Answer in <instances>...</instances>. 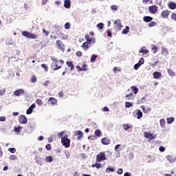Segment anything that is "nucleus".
Wrapping results in <instances>:
<instances>
[{"mask_svg":"<svg viewBox=\"0 0 176 176\" xmlns=\"http://www.w3.org/2000/svg\"><path fill=\"white\" fill-rule=\"evenodd\" d=\"M53 61H55V63H56V64H55L56 68L53 69L54 71H57V70L61 69V66H58V65H57V59H55V60L54 59Z\"/></svg>","mask_w":176,"mask_h":176,"instance_id":"30","label":"nucleus"},{"mask_svg":"<svg viewBox=\"0 0 176 176\" xmlns=\"http://www.w3.org/2000/svg\"><path fill=\"white\" fill-rule=\"evenodd\" d=\"M140 67H141V64L136 63L134 65L133 68H134V69H135V71H137V69H138Z\"/></svg>","mask_w":176,"mask_h":176,"instance_id":"49","label":"nucleus"},{"mask_svg":"<svg viewBox=\"0 0 176 176\" xmlns=\"http://www.w3.org/2000/svg\"><path fill=\"white\" fill-rule=\"evenodd\" d=\"M104 160H107V155H105V153L100 152L96 155V163L100 162H104Z\"/></svg>","mask_w":176,"mask_h":176,"instance_id":"5","label":"nucleus"},{"mask_svg":"<svg viewBox=\"0 0 176 176\" xmlns=\"http://www.w3.org/2000/svg\"><path fill=\"white\" fill-rule=\"evenodd\" d=\"M41 67L43 68L45 72H47L49 71V67H47V64H45V63L42 64Z\"/></svg>","mask_w":176,"mask_h":176,"instance_id":"31","label":"nucleus"},{"mask_svg":"<svg viewBox=\"0 0 176 176\" xmlns=\"http://www.w3.org/2000/svg\"><path fill=\"white\" fill-rule=\"evenodd\" d=\"M17 159V155H12L10 156V160H16Z\"/></svg>","mask_w":176,"mask_h":176,"instance_id":"48","label":"nucleus"},{"mask_svg":"<svg viewBox=\"0 0 176 176\" xmlns=\"http://www.w3.org/2000/svg\"><path fill=\"white\" fill-rule=\"evenodd\" d=\"M68 135H65V137L61 138V143L65 148H69L71 146V140L68 138Z\"/></svg>","mask_w":176,"mask_h":176,"instance_id":"2","label":"nucleus"},{"mask_svg":"<svg viewBox=\"0 0 176 176\" xmlns=\"http://www.w3.org/2000/svg\"><path fill=\"white\" fill-rule=\"evenodd\" d=\"M5 93H6V89H3L0 90V96H3Z\"/></svg>","mask_w":176,"mask_h":176,"instance_id":"60","label":"nucleus"},{"mask_svg":"<svg viewBox=\"0 0 176 176\" xmlns=\"http://www.w3.org/2000/svg\"><path fill=\"white\" fill-rule=\"evenodd\" d=\"M166 159L170 162V163H174V162H175V160L173 158V156L171 155H167Z\"/></svg>","mask_w":176,"mask_h":176,"instance_id":"26","label":"nucleus"},{"mask_svg":"<svg viewBox=\"0 0 176 176\" xmlns=\"http://www.w3.org/2000/svg\"><path fill=\"white\" fill-rule=\"evenodd\" d=\"M122 127H123L124 130H125L126 131H127V130H129V129H131V126H130V125H129V124H124Z\"/></svg>","mask_w":176,"mask_h":176,"instance_id":"42","label":"nucleus"},{"mask_svg":"<svg viewBox=\"0 0 176 176\" xmlns=\"http://www.w3.org/2000/svg\"><path fill=\"white\" fill-rule=\"evenodd\" d=\"M69 28H71V23H69V22H67L65 24V29L69 30Z\"/></svg>","mask_w":176,"mask_h":176,"instance_id":"43","label":"nucleus"},{"mask_svg":"<svg viewBox=\"0 0 176 176\" xmlns=\"http://www.w3.org/2000/svg\"><path fill=\"white\" fill-rule=\"evenodd\" d=\"M48 102L51 105H57V99L54 98H50L48 100Z\"/></svg>","mask_w":176,"mask_h":176,"instance_id":"13","label":"nucleus"},{"mask_svg":"<svg viewBox=\"0 0 176 176\" xmlns=\"http://www.w3.org/2000/svg\"><path fill=\"white\" fill-rule=\"evenodd\" d=\"M64 131H62V132H60V133H59L58 134V137L59 138H64Z\"/></svg>","mask_w":176,"mask_h":176,"instance_id":"55","label":"nucleus"},{"mask_svg":"<svg viewBox=\"0 0 176 176\" xmlns=\"http://www.w3.org/2000/svg\"><path fill=\"white\" fill-rule=\"evenodd\" d=\"M156 22L155 21H151L148 24V27L149 28H152V27H155L156 25Z\"/></svg>","mask_w":176,"mask_h":176,"instance_id":"37","label":"nucleus"},{"mask_svg":"<svg viewBox=\"0 0 176 176\" xmlns=\"http://www.w3.org/2000/svg\"><path fill=\"white\" fill-rule=\"evenodd\" d=\"M65 155L67 159H69V157L71 156V153H69V151H65Z\"/></svg>","mask_w":176,"mask_h":176,"instance_id":"46","label":"nucleus"},{"mask_svg":"<svg viewBox=\"0 0 176 176\" xmlns=\"http://www.w3.org/2000/svg\"><path fill=\"white\" fill-rule=\"evenodd\" d=\"M148 12L151 14H156L157 13V6H151L148 7Z\"/></svg>","mask_w":176,"mask_h":176,"instance_id":"7","label":"nucleus"},{"mask_svg":"<svg viewBox=\"0 0 176 176\" xmlns=\"http://www.w3.org/2000/svg\"><path fill=\"white\" fill-rule=\"evenodd\" d=\"M160 124L161 126V127H165L166 126V120L163 118H162L160 120Z\"/></svg>","mask_w":176,"mask_h":176,"instance_id":"29","label":"nucleus"},{"mask_svg":"<svg viewBox=\"0 0 176 176\" xmlns=\"http://www.w3.org/2000/svg\"><path fill=\"white\" fill-rule=\"evenodd\" d=\"M168 6L169 9H171L172 10H174V9H176V3L175 2L170 1L168 4Z\"/></svg>","mask_w":176,"mask_h":176,"instance_id":"18","label":"nucleus"},{"mask_svg":"<svg viewBox=\"0 0 176 176\" xmlns=\"http://www.w3.org/2000/svg\"><path fill=\"white\" fill-rule=\"evenodd\" d=\"M76 56H77V57H82V52L78 51V52L76 53Z\"/></svg>","mask_w":176,"mask_h":176,"instance_id":"57","label":"nucleus"},{"mask_svg":"<svg viewBox=\"0 0 176 176\" xmlns=\"http://www.w3.org/2000/svg\"><path fill=\"white\" fill-rule=\"evenodd\" d=\"M139 53H142V54H148V53H149V50H146V47H142L139 51Z\"/></svg>","mask_w":176,"mask_h":176,"instance_id":"20","label":"nucleus"},{"mask_svg":"<svg viewBox=\"0 0 176 176\" xmlns=\"http://www.w3.org/2000/svg\"><path fill=\"white\" fill-rule=\"evenodd\" d=\"M144 136L145 138H148V140H153V135L148 132H144Z\"/></svg>","mask_w":176,"mask_h":176,"instance_id":"14","label":"nucleus"},{"mask_svg":"<svg viewBox=\"0 0 176 176\" xmlns=\"http://www.w3.org/2000/svg\"><path fill=\"white\" fill-rule=\"evenodd\" d=\"M171 19L174 20V21H176V13L173 12L171 14Z\"/></svg>","mask_w":176,"mask_h":176,"instance_id":"50","label":"nucleus"},{"mask_svg":"<svg viewBox=\"0 0 176 176\" xmlns=\"http://www.w3.org/2000/svg\"><path fill=\"white\" fill-rule=\"evenodd\" d=\"M152 20H153V17L150 16H146L143 18V21H144L145 23H151Z\"/></svg>","mask_w":176,"mask_h":176,"instance_id":"16","label":"nucleus"},{"mask_svg":"<svg viewBox=\"0 0 176 176\" xmlns=\"http://www.w3.org/2000/svg\"><path fill=\"white\" fill-rule=\"evenodd\" d=\"M106 171H111V173H113L115 171V168H110L109 166L106 168Z\"/></svg>","mask_w":176,"mask_h":176,"instance_id":"54","label":"nucleus"},{"mask_svg":"<svg viewBox=\"0 0 176 176\" xmlns=\"http://www.w3.org/2000/svg\"><path fill=\"white\" fill-rule=\"evenodd\" d=\"M101 142L102 145H109V144H111V139L108 138H103L101 139Z\"/></svg>","mask_w":176,"mask_h":176,"instance_id":"10","label":"nucleus"},{"mask_svg":"<svg viewBox=\"0 0 176 176\" xmlns=\"http://www.w3.org/2000/svg\"><path fill=\"white\" fill-rule=\"evenodd\" d=\"M36 105L35 103L32 104L26 111L27 115H31L34 111V108H35Z\"/></svg>","mask_w":176,"mask_h":176,"instance_id":"12","label":"nucleus"},{"mask_svg":"<svg viewBox=\"0 0 176 176\" xmlns=\"http://www.w3.org/2000/svg\"><path fill=\"white\" fill-rule=\"evenodd\" d=\"M56 46L58 50H60V52H65V45L63 41H61V40H57L56 41Z\"/></svg>","mask_w":176,"mask_h":176,"instance_id":"4","label":"nucleus"},{"mask_svg":"<svg viewBox=\"0 0 176 176\" xmlns=\"http://www.w3.org/2000/svg\"><path fill=\"white\" fill-rule=\"evenodd\" d=\"M24 93H25V91H24V89H17L15 91H14L13 94H14V96H16L17 97L19 96H23V94H24Z\"/></svg>","mask_w":176,"mask_h":176,"instance_id":"9","label":"nucleus"},{"mask_svg":"<svg viewBox=\"0 0 176 176\" xmlns=\"http://www.w3.org/2000/svg\"><path fill=\"white\" fill-rule=\"evenodd\" d=\"M54 159L53 157L49 156L45 157V161L47 162L48 163H50L51 162H53Z\"/></svg>","mask_w":176,"mask_h":176,"instance_id":"35","label":"nucleus"},{"mask_svg":"<svg viewBox=\"0 0 176 176\" xmlns=\"http://www.w3.org/2000/svg\"><path fill=\"white\" fill-rule=\"evenodd\" d=\"M96 58H97V55L93 54L91 58V62L94 63V61H96Z\"/></svg>","mask_w":176,"mask_h":176,"instance_id":"44","label":"nucleus"},{"mask_svg":"<svg viewBox=\"0 0 176 176\" xmlns=\"http://www.w3.org/2000/svg\"><path fill=\"white\" fill-rule=\"evenodd\" d=\"M66 65H67V67L70 68L71 71H74V69H75V65H74V63L71 61H67Z\"/></svg>","mask_w":176,"mask_h":176,"instance_id":"17","label":"nucleus"},{"mask_svg":"<svg viewBox=\"0 0 176 176\" xmlns=\"http://www.w3.org/2000/svg\"><path fill=\"white\" fill-rule=\"evenodd\" d=\"M170 14V12L168 10H163L162 12H161V16L163 19H168V16Z\"/></svg>","mask_w":176,"mask_h":176,"instance_id":"11","label":"nucleus"},{"mask_svg":"<svg viewBox=\"0 0 176 176\" xmlns=\"http://www.w3.org/2000/svg\"><path fill=\"white\" fill-rule=\"evenodd\" d=\"M95 135L96 137H98V138H100V137H101V131L100 129H97L95 131Z\"/></svg>","mask_w":176,"mask_h":176,"instance_id":"32","label":"nucleus"},{"mask_svg":"<svg viewBox=\"0 0 176 176\" xmlns=\"http://www.w3.org/2000/svg\"><path fill=\"white\" fill-rule=\"evenodd\" d=\"M167 72L169 76H175V72H173L171 69H167Z\"/></svg>","mask_w":176,"mask_h":176,"instance_id":"24","label":"nucleus"},{"mask_svg":"<svg viewBox=\"0 0 176 176\" xmlns=\"http://www.w3.org/2000/svg\"><path fill=\"white\" fill-rule=\"evenodd\" d=\"M22 35H23V36H25V38H28V39H36L38 38V35H36L35 34H32L28 31H23L22 32Z\"/></svg>","mask_w":176,"mask_h":176,"instance_id":"3","label":"nucleus"},{"mask_svg":"<svg viewBox=\"0 0 176 176\" xmlns=\"http://www.w3.org/2000/svg\"><path fill=\"white\" fill-rule=\"evenodd\" d=\"M60 39H62V41H65V39H67V36H65L64 34L60 33Z\"/></svg>","mask_w":176,"mask_h":176,"instance_id":"52","label":"nucleus"},{"mask_svg":"<svg viewBox=\"0 0 176 176\" xmlns=\"http://www.w3.org/2000/svg\"><path fill=\"white\" fill-rule=\"evenodd\" d=\"M158 50H159V47H156V45H154L152 46L151 50L153 54H155V53H157Z\"/></svg>","mask_w":176,"mask_h":176,"instance_id":"27","label":"nucleus"},{"mask_svg":"<svg viewBox=\"0 0 176 176\" xmlns=\"http://www.w3.org/2000/svg\"><path fill=\"white\" fill-rule=\"evenodd\" d=\"M118 6H116V5H112L111 6V10H118Z\"/></svg>","mask_w":176,"mask_h":176,"instance_id":"53","label":"nucleus"},{"mask_svg":"<svg viewBox=\"0 0 176 176\" xmlns=\"http://www.w3.org/2000/svg\"><path fill=\"white\" fill-rule=\"evenodd\" d=\"M125 107L126 108H131V107H133V103L130 102H126Z\"/></svg>","mask_w":176,"mask_h":176,"instance_id":"40","label":"nucleus"},{"mask_svg":"<svg viewBox=\"0 0 176 176\" xmlns=\"http://www.w3.org/2000/svg\"><path fill=\"white\" fill-rule=\"evenodd\" d=\"M131 89H132V90H133L134 94H137V93H138V88H137V87L132 86Z\"/></svg>","mask_w":176,"mask_h":176,"instance_id":"41","label":"nucleus"},{"mask_svg":"<svg viewBox=\"0 0 176 176\" xmlns=\"http://www.w3.org/2000/svg\"><path fill=\"white\" fill-rule=\"evenodd\" d=\"M36 80H37L36 76L35 75H33L30 79V82H32V83H35Z\"/></svg>","mask_w":176,"mask_h":176,"instance_id":"36","label":"nucleus"},{"mask_svg":"<svg viewBox=\"0 0 176 176\" xmlns=\"http://www.w3.org/2000/svg\"><path fill=\"white\" fill-rule=\"evenodd\" d=\"M130 31V27L126 26L125 29H124L122 32V34L124 35H126V34H129V32Z\"/></svg>","mask_w":176,"mask_h":176,"instance_id":"25","label":"nucleus"},{"mask_svg":"<svg viewBox=\"0 0 176 176\" xmlns=\"http://www.w3.org/2000/svg\"><path fill=\"white\" fill-rule=\"evenodd\" d=\"M64 6L66 8V9H69V8H71V1L65 0Z\"/></svg>","mask_w":176,"mask_h":176,"instance_id":"22","label":"nucleus"},{"mask_svg":"<svg viewBox=\"0 0 176 176\" xmlns=\"http://www.w3.org/2000/svg\"><path fill=\"white\" fill-rule=\"evenodd\" d=\"M43 34H45V36H48L49 34H50V32L47 30H46L45 29H43Z\"/></svg>","mask_w":176,"mask_h":176,"instance_id":"51","label":"nucleus"},{"mask_svg":"<svg viewBox=\"0 0 176 176\" xmlns=\"http://www.w3.org/2000/svg\"><path fill=\"white\" fill-rule=\"evenodd\" d=\"M76 134L78 135L77 139L82 140V137H83V133L81 131H78Z\"/></svg>","mask_w":176,"mask_h":176,"instance_id":"28","label":"nucleus"},{"mask_svg":"<svg viewBox=\"0 0 176 176\" xmlns=\"http://www.w3.org/2000/svg\"><path fill=\"white\" fill-rule=\"evenodd\" d=\"M154 79H160L162 78V73L159 72H155L153 74Z\"/></svg>","mask_w":176,"mask_h":176,"instance_id":"15","label":"nucleus"},{"mask_svg":"<svg viewBox=\"0 0 176 176\" xmlns=\"http://www.w3.org/2000/svg\"><path fill=\"white\" fill-rule=\"evenodd\" d=\"M144 58H141L138 63L140 64V65H142L144 64Z\"/></svg>","mask_w":176,"mask_h":176,"instance_id":"62","label":"nucleus"},{"mask_svg":"<svg viewBox=\"0 0 176 176\" xmlns=\"http://www.w3.org/2000/svg\"><path fill=\"white\" fill-rule=\"evenodd\" d=\"M117 174H118L119 175L123 174V169L122 168H119L117 170Z\"/></svg>","mask_w":176,"mask_h":176,"instance_id":"47","label":"nucleus"},{"mask_svg":"<svg viewBox=\"0 0 176 176\" xmlns=\"http://www.w3.org/2000/svg\"><path fill=\"white\" fill-rule=\"evenodd\" d=\"M36 103L38 104V105H43V102L42 101V100L41 99H37L36 100Z\"/></svg>","mask_w":176,"mask_h":176,"instance_id":"45","label":"nucleus"},{"mask_svg":"<svg viewBox=\"0 0 176 176\" xmlns=\"http://www.w3.org/2000/svg\"><path fill=\"white\" fill-rule=\"evenodd\" d=\"M45 148L47 151H50V149H52V145H50V144H47Z\"/></svg>","mask_w":176,"mask_h":176,"instance_id":"61","label":"nucleus"},{"mask_svg":"<svg viewBox=\"0 0 176 176\" xmlns=\"http://www.w3.org/2000/svg\"><path fill=\"white\" fill-rule=\"evenodd\" d=\"M126 98H127V100H133V93L131 92L128 94H126V96H125Z\"/></svg>","mask_w":176,"mask_h":176,"instance_id":"34","label":"nucleus"},{"mask_svg":"<svg viewBox=\"0 0 176 176\" xmlns=\"http://www.w3.org/2000/svg\"><path fill=\"white\" fill-rule=\"evenodd\" d=\"M95 166L96 168H101L102 167V165L100 163H96Z\"/></svg>","mask_w":176,"mask_h":176,"instance_id":"59","label":"nucleus"},{"mask_svg":"<svg viewBox=\"0 0 176 176\" xmlns=\"http://www.w3.org/2000/svg\"><path fill=\"white\" fill-rule=\"evenodd\" d=\"M21 129H23V127L21 126H18V127H14V133H20V131H21Z\"/></svg>","mask_w":176,"mask_h":176,"instance_id":"33","label":"nucleus"},{"mask_svg":"<svg viewBox=\"0 0 176 176\" xmlns=\"http://www.w3.org/2000/svg\"><path fill=\"white\" fill-rule=\"evenodd\" d=\"M168 49L164 47H162V54L163 56H168Z\"/></svg>","mask_w":176,"mask_h":176,"instance_id":"19","label":"nucleus"},{"mask_svg":"<svg viewBox=\"0 0 176 176\" xmlns=\"http://www.w3.org/2000/svg\"><path fill=\"white\" fill-rule=\"evenodd\" d=\"M159 151H160V152H164V151H166V148H164L163 146H160Z\"/></svg>","mask_w":176,"mask_h":176,"instance_id":"63","label":"nucleus"},{"mask_svg":"<svg viewBox=\"0 0 176 176\" xmlns=\"http://www.w3.org/2000/svg\"><path fill=\"white\" fill-rule=\"evenodd\" d=\"M87 41L84 42L81 46L82 47L83 50H87L89 49V45H91V43L94 44L96 43V38L94 37H90V35L87 34L85 36Z\"/></svg>","mask_w":176,"mask_h":176,"instance_id":"1","label":"nucleus"},{"mask_svg":"<svg viewBox=\"0 0 176 176\" xmlns=\"http://www.w3.org/2000/svg\"><path fill=\"white\" fill-rule=\"evenodd\" d=\"M9 152H10L11 153H16V149L14 148H8Z\"/></svg>","mask_w":176,"mask_h":176,"instance_id":"56","label":"nucleus"},{"mask_svg":"<svg viewBox=\"0 0 176 176\" xmlns=\"http://www.w3.org/2000/svg\"><path fill=\"white\" fill-rule=\"evenodd\" d=\"M114 24V27L116 28L117 31H120V30L123 28V25H122V21H120V19L116 20Z\"/></svg>","mask_w":176,"mask_h":176,"instance_id":"6","label":"nucleus"},{"mask_svg":"<svg viewBox=\"0 0 176 176\" xmlns=\"http://www.w3.org/2000/svg\"><path fill=\"white\" fill-rule=\"evenodd\" d=\"M173 122H174V117L167 118V123H168V124H171Z\"/></svg>","mask_w":176,"mask_h":176,"instance_id":"38","label":"nucleus"},{"mask_svg":"<svg viewBox=\"0 0 176 176\" xmlns=\"http://www.w3.org/2000/svg\"><path fill=\"white\" fill-rule=\"evenodd\" d=\"M19 122L21 124H27V122H28V120L27 119V117L24 115H21L19 117Z\"/></svg>","mask_w":176,"mask_h":176,"instance_id":"8","label":"nucleus"},{"mask_svg":"<svg viewBox=\"0 0 176 176\" xmlns=\"http://www.w3.org/2000/svg\"><path fill=\"white\" fill-rule=\"evenodd\" d=\"M76 68L77 69H78V71H80V72L86 71V69H82V67H80V66H79V65H77V66L76 67Z\"/></svg>","mask_w":176,"mask_h":176,"instance_id":"58","label":"nucleus"},{"mask_svg":"<svg viewBox=\"0 0 176 176\" xmlns=\"http://www.w3.org/2000/svg\"><path fill=\"white\" fill-rule=\"evenodd\" d=\"M141 108L144 113H148V112H151L152 111L151 107L146 108L144 106H141Z\"/></svg>","mask_w":176,"mask_h":176,"instance_id":"21","label":"nucleus"},{"mask_svg":"<svg viewBox=\"0 0 176 176\" xmlns=\"http://www.w3.org/2000/svg\"><path fill=\"white\" fill-rule=\"evenodd\" d=\"M50 38L51 39L56 40L57 39V36H56V34H51Z\"/></svg>","mask_w":176,"mask_h":176,"instance_id":"64","label":"nucleus"},{"mask_svg":"<svg viewBox=\"0 0 176 176\" xmlns=\"http://www.w3.org/2000/svg\"><path fill=\"white\" fill-rule=\"evenodd\" d=\"M136 115L137 119H141V118L143 116L142 111H141L140 109L136 110Z\"/></svg>","mask_w":176,"mask_h":176,"instance_id":"23","label":"nucleus"},{"mask_svg":"<svg viewBox=\"0 0 176 176\" xmlns=\"http://www.w3.org/2000/svg\"><path fill=\"white\" fill-rule=\"evenodd\" d=\"M98 30H102L104 28V23H100L97 25Z\"/></svg>","mask_w":176,"mask_h":176,"instance_id":"39","label":"nucleus"}]
</instances>
